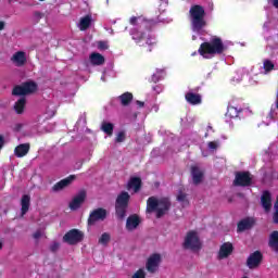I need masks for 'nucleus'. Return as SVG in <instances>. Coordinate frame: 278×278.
<instances>
[{
	"label": "nucleus",
	"mask_w": 278,
	"mask_h": 278,
	"mask_svg": "<svg viewBox=\"0 0 278 278\" xmlns=\"http://www.w3.org/2000/svg\"><path fill=\"white\" fill-rule=\"evenodd\" d=\"M189 18L191 29L194 34H201L207 26V21H205V9L199 4H194L190 8Z\"/></svg>",
	"instance_id": "f257e3e1"
},
{
	"label": "nucleus",
	"mask_w": 278,
	"mask_h": 278,
	"mask_svg": "<svg viewBox=\"0 0 278 278\" xmlns=\"http://www.w3.org/2000/svg\"><path fill=\"white\" fill-rule=\"evenodd\" d=\"M156 210V218H162L165 214L170 210V200L168 198H162L157 200L155 197H150L147 201V212L151 214V212H155Z\"/></svg>",
	"instance_id": "f03ea898"
},
{
	"label": "nucleus",
	"mask_w": 278,
	"mask_h": 278,
	"mask_svg": "<svg viewBox=\"0 0 278 278\" xmlns=\"http://www.w3.org/2000/svg\"><path fill=\"white\" fill-rule=\"evenodd\" d=\"M223 51H225V45H223V40L218 37L212 39L211 42L202 43L199 49L200 55H203L206 59L216 55V53L220 54Z\"/></svg>",
	"instance_id": "7ed1b4c3"
},
{
	"label": "nucleus",
	"mask_w": 278,
	"mask_h": 278,
	"mask_svg": "<svg viewBox=\"0 0 278 278\" xmlns=\"http://www.w3.org/2000/svg\"><path fill=\"white\" fill-rule=\"evenodd\" d=\"M182 247L189 251H201V239H199L197 231L187 232Z\"/></svg>",
	"instance_id": "20e7f679"
},
{
	"label": "nucleus",
	"mask_w": 278,
	"mask_h": 278,
	"mask_svg": "<svg viewBox=\"0 0 278 278\" xmlns=\"http://www.w3.org/2000/svg\"><path fill=\"white\" fill-rule=\"evenodd\" d=\"M38 90V85L34 81L24 83L22 86H17L13 89L12 94L15 97H25L27 94H34Z\"/></svg>",
	"instance_id": "39448f33"
},
{
	"label": "nucleus",
	"mask_w": 278,
	"mask_h": 278,
	"mask_svg": "<svg viewBox=\"0 0 278 278\" xmlns=\"http://www.w3.org/2000/svg\"><path fill=\"white\" fill-rule=\"evenodd\" d=\"M84 240V232L79 229H72L63 236V242L66 244H79Z\"/></svg>",
	"instance_id": "423d86ee"
},
{
	"label": "nucleus",
	"mask_w": 278,
	"mask_h": 278,
	"mask_svg": "<svg viewBox=\"0 0 278 278\" xmlns=\"http://www.w3.org/2000/svg\"><path fill=\"white\" fill-rule=\"evenodd\" d=\"M263 260L264 255L262 254V252L255 251L248 256L245 266H248L250 270H255L260 268Z\"/></svg>",
	"instance_id": "0eeeda50"
},
{
	"label": "nucleus",
	"mask_w": 278,
	"mask_h": 278,
	"mask_svg": "<svg viewBox=\"0 0 278 278\" xmlns=\"http://www.w3.org/2000/svg\"><path fill=\"white\" fill-rule=\"evenodd\" d=\"M86 197H87V192L85 189H81L80 191H78L77 195H74V198L68 204L70 210H72V212H76V210H79V207L84 205L86 201Z\"/></svg>",
	"instance_id": "6e6552de"
},
{
	"label": "nucleus",
	"mask_w": 278,
	"mask_h": 278,
	"mask_svg": "<svg viewBox=\"0 0 278 278\" xmlns=\"http://www.w3.org/2000/svg\"><path fill=\"white\" fill-rule=\"evenodd\" d=\"M190 170L193 186H200V184H203L205 170H203V168H201L199 165H192Z\"/></svg>",
	"instance_id": "1a4fd4ad"
},
{
	"label": "nucleus",
	"mask_w": 278,
	"mask_h": 278,
	"mask_svg": "<svg viewBox=\"0 0 278 278\" xmlns=\"http://www.w3.org/2000/svg\"><path fill=\"white\" fill-rule=\"evenodd\" d=\"M253 184V178H251V174L249 172H238L236 174L233 186H251Z\"/></svg>",
	"instance_id": "9d476101"
},
{
	"label": "nucleus",
	"mask_w": 278,
	"mask_h": 278,
	"mask_svg": "<svg viewBox=\"0 0 278 278\" xmlns=\"http://www.w3.org/2000/svg\"><path fill=\"white\" fill-rule=\"evenodd\" d=\"M161 263H162V256L160 254H152L146 263V268L148 273H151V274L157 273V269L160 268Z\"/></svg>",
	"instance_id": "9b49d317"
},
{
	"label": "nucleus",
	"mask_w": 278,
	"mask_h": 278,
	"mask_svg": "<svg viewBox=\"0 0 278 278\" xmlns=\"http://www.w3.org/2000/svg\"><path fill=\"white\" fill-rule=\"evenodd\" d=\"M108 218V211L105 208L93 210L88 218V225H96L99 220Z\"/></svg>",
	"instance_id": "f8f14e48"
},
{
	"label": "nucleus",
	"mask_w": 278,
	"mask_h": 278,
	"mask_svg": "<svg viewBox=\"0 0 278 278\" xmlns=\"http://www.w3.org/2000/svg\"><path fill=\"white\" fill-rule=\"evenodd\" d=\"M11 62L17 68H21L27 64V53L25 51H17L11 56Z\"/></svg>",
	"instance_id": "ddd939ff"
},
{
	"label": "nucleus",
	"mask_w": 278,
	"mask_h": 278,
	"mask_svg": "<svg viewBox=\"0 0 278 278\" xmlns=\"http://www.w3.org/2000/svg\"><path fill=\"white\" fill-rule=\"evenodd\" d=\"M73 181H75V176H68L67 178L60 180L52 187V192H60L61 190H64V188H68Z\"/></svg>",
	"instance_id": "4468645a"
},
{
	"label": "nucleus",
	"mask_w": 278,
	"mask_h": 278,
	"mask_svg": "<svg viewBox=\"0 0 278 278\" xmlns=\"http://www.w3.org/2000/svg\"><path fill=\"white\" fill-rule=\"evenodd\" d=\"M261 204L265 212H270V208L273 207V195L269 193V191H263Z\"/></svg>",
	"instance_id": "2eb2a0df"
},
{
	"label": "nucleus",
	"mask_w": 278,
	"mask_h": 278,
	"mask_svg": "<svg viewBox=\"0 0 278 278\" xmlns=\"http://www.w3.org/2000/svg\"><path fill=\"white\" fill-rule=\"evenodd\" d=\"M129 199H131V195L127 191H122L115 201V205L128 207L129 206Z\"/></svg>",
	"instance_id": "dca6fc26"
},
{
	"label": "nucleus",
	"mask_w": 278,
	"mask_h": 278,
	"mask_svg": "<svg viewBox=\"0 0 278 278\" xmlns=\"http://www.w3.org/2000/svg\"><path fill=\"white\" fill-rule=\"evenodd\" d=\"M253 225H255V219L253 217H247L238 223L237 230L247 231V229H251Z\"/></svg>",
	"instance_id": "f3484780"
},
{
	"label": "nucleus",
	"mask_w": 278,
	"mask_h": 278,
	"mask_svg": "<svg viewBox=\"0 0 278 278\" xmlns=\"http://www.w3.org/2000/svg\"><path fill=\"white\" fill-rule=\"evenodd\" d=\"M89 60L93 66H102V64H105V56L99 52H92L89 55Z\"/></svg>",
	"instance_id": "a211bd4d"
},
{
	"label": "nucleus",
	"mask_w": 278,
	"mask_h": 278,
	"mask_svg": "<svg viewBox=\"0 0 278 278\" xmlns=\"http://www.w3.org/2000/svg\"><path fill=\"white\" fill-rule=\"evenodd\" d=\"M142 187V180L138 177H132L129 179L126 185L127 190H134V192H140V188Z\"/></svg>",
	"instance_id": "6ab92c4d"
},
{
	"label": "nucleus",
	"mask_w": 278,
	"mask_h": 278,
	"mask_svg": "<svg viewBox=\"0 0 278 278\" xmlns=\"http://www.w3.org/2000/svg\"><path fill=\"white\" fill-rule=\"evenodd\" d=\"M31 205V197L29 194H24L21 199V216H24L29 212V206Z\"/></svg>",
	"instance_id": "aec40b11"
},
{
	"label": "nucleus",
	"mask_w": 278,
	"mask_h": 278,
	"mask_svg": "<svg viewBox=\"0 0 278 278\" xmlns=\"http://www.w3.org/2000/svg\"><path fill=\"white\" fill-rule=\"evenodd\" d=\"M138 225H140V217L138 215H130L126 220V229L128 231H134V229L138 228Z\"/></svg>",
	"instance_id": "412c9836"
},
{
	"label": "nucleus",
	"mask_w": 278,
	"mask_h": 278,
	"mask_svg": "<svg viewBox=\"0 0 278 278\" xmlns=\"http://www.w3.org/2000/svg\"><path fill=\"white\" fill-rule=\"evenodd\" d=\"M233 245L229 242L224 243L219 249L218 257L219 260H225V257H229V254L232 253Z\"/></svg>",
	"instance_id": "4be33fe9"
},
{
	"label": "nucleus",
	"mask_w": 278,
	"mask_h": 278,
	"mask_svg": "<svg viewBox=\"0 0 278 278\" xmlns=\"http://www.w3.org/2000/svg\"><path fill=\"white\" fill-rule=\"evenodd\" d=\"M30 146L29 143H22L17 146L14 150V155L16 157H25L29 153Z\"/></svg>",
	"instance_id": "5701e85b"
},
{
	"label": "nucleus",
	"mask_w": 278,
	"mask_h": 278,
	"mask_svg": "<svg viewBox=\"0 0 278 278\" xmlns=\"http://www.w3.org/2000/svg\"><path fill=\"white\" fill-rule=\"evenodd\" d=\"M268 247L271 249V251H274L275 253H278V231L277 230H274L269 235Z\"/></svg>",
	"instance_id": "b1692460"
},
{
	"label": "nucleus",
	"mask_w": 278,
	"mask_h": 278,
	"mask_svg": "<svg viewBox=\"0 0 278 278\" xmlns=\"http://www.w3.org/2000/svg\"><path fill=\"white\" fill-rule=\"evenodd\" d=\"M185 98L191 105H199L201 103V94L199 93L188 92Z\"/></svg>",
	"instance_id": "393cba45"
},
{
	"label": "nucleus",
	"mask_w": 278,
	"mask_h": 278,
	"mask_svg": "<svg viewBox=\"0 0 278 278\" xmlns=\"http://www.w3.org/2000/svg\"><path fill=\"white\" fill-rule=\"evenodd\" d=\"M92 25V16L91 15H86L85 17L80 18V22L78 24V28L80 31H86Z\"/></svg>",
	"instance_id": "a878e982"
},
{
	"label": "nucleus",
	"mask_w": 278,
	"mask_h": 278,
	"mask_svg": "<svg viewBox=\"0 0 278 278\" xmlns=\"http://www.w3.org/2000/svg\"><path fill=\"white\" fill-rule=\"evenodd\" d=\"M100 129L106 134V136H112V134H114V124L103 121L101 123Z\"/></svg>",
	"instance_id": "bb28decb"
},
{
	"label": "nucleus",
	"mask_w": 278,
	"mask_h": 278,
	"mask_svg": "<svg viewBox=\"0 0 278 278\" xmlns=\"http://www.w3.org/2000/svg\"><path fill=\"white\" fill-rule=\"evenodd\" d=\"M27 103V100L25 99V97L20 98L15 104H14V110L16 112V114H23L24 110H25V104Z\"/></svg>",
	"instance_id": "cd10ccee"
},
{
	"label": "nucleus",
	"mask_w": 278,
	"mask_h": 278,
	"mask_svg": "<svg viewBox=\"0 0 278 278\" xmlns=\"http://www.w3.org/2000/svg\"><path fill=\"white\" fill-rule=\"evenodd\" d=\"M122 105L127 106L129 105V103H131V101H134V94H131L130 92H125L122 96L118 97Z\"/></svg>",
	"instance_id": "c85d7f7f"
},
{
	"label": "nucleus",
	"mask_w": 278,
	"mask_h": 278,
	"mask_svg": "<svg viewBox=\"0 0 278 278\" xmlns=\"http://www.w3.org/2000/svg\"><path fill=\"white\" fill-rule=\"evenodd\" d=\"M115 210H116V216L123 220L127 214V206H121L115 204Z\"/></svg>",
	"instance_id": "c756f323"
},
{
	"label": "nucleus",
	"mask_w": 278,
	"mask_h": 278,
	"mask_svg": "<svg viewBox=\"0 0 278 278\" xmlns=\"http://www.w3.org/2000/svg\"><path fill=\"white\" fill-rule=\"evenodd\" d=\"M110 239H111L110 233L104 232L99 238L98 242H99V244H103L104 247H106L108 242H110Z\"/></svg>",
	"instance_id": "7c9ffc66"
},
{
	"label": "nucleus",
	"mask_w": 278,
	"mask_h": 278,
	"mask_svg": "<svg viewBox=\"0 0 278 278\" xmlns=\"http://www.w3.org/2000/svg\"><path fill=\"white\" fill-rule=\"evenodd\" d=\"M41 18H45V13L40 11H34L33 13V21L35 23H40Z\"/></svg>",
	"instance_id": "2f4dec72"
},
{
	"label": "nucleus",
	"mask_w": 278,
	"mask_h": 278,
	"mask_svg": "<svg viewBox=\"0 0 278 278\" xmlns=\"http://www.w3.org/2000/svg\"><path fill=\"white\" fill-rule=\"evenodd\" d=\"M239 112L240 111H238V109H236L233 106H228L227 116H229L230 118H237Z\"/></svg>",
	"instance_id": "473e14b6"
},
{
	"label": "nucleus",
	"mask_w": 278,
	"mask_h": 278,
	"mask_svg": "<svg viewBox=\"0 0 278 278\" xmlns=\"http://www.w3.org/2000/svg\"><path fill=\"white\" fill-rule=\"evenodd\" d=\"M177 201H179V203H188V194H186L182 191H179L177 194Z\"/></svg>",
	"instance_id": "72a5a7b5"
},
{
	"label": "nucleus",
	"mask_w": 278,
	"mask_h": 278,
	"mask_svg": "<svg viewBox=\"0 0 278 278\" xmlns=\"http://www.w3.org/2000/svg\"><path fill=\"white\" fill-rule=\"evenodd\" d=\"M263 66H264L266 73H270V71H273V68H275V64H273L270 62V60H265Z\"/></svg>",
	"instance_id": "f704fd0d"
},
{
	"label": "nucleus",
	"mask_w": 278,
	"mask_h": 278,
	"mask_svg": "<svg viewBox=\"0 0 278 278\" xmlns=\"http://www.w3.org/2000/svg\"><path fill=\"white\" fill-rule=\"evenodd\" d=\"M131 278H147V273L140 268L132 275Z\"/></svg>",
	"instance_id": "c9c22d12"
},
{
	"label": "nucleus",
	"mask_w": 278,
	"mask_h": 278,
	"mask_svg": "<svg viewBox=\"0 0 278 278\" xmlns=\"http://www.w3.org/2000/svg\"><path fill=\"white\" fill-rule=\"evenodd\" d=\"M50 251H51V253H58V251H60V242L53 241L50 244Z\"/></svg>",
	"instance_id": "e433bc0d"
},
{
	"label": "nucleus",
	"mask_w": 278,
	"mask_h": 278,
	"mask_svg": "<svg viewBox=\"0 0 278 278\" xmlns=\"http://www.w3.org/2000/svg\"><path fill=\"white\" fill-rule=\"evenodd\" d=\"M207 148L210 151H216V149H218V143L216 141H210Z\"/></svg>",
	"instance_id": "4c0bfd02"
},
{
	"label": "nucleus",
	"mask_w": 278,
	"mask_h": 278,
	"mask_svg": "<svg viewBox=\"0 0 278 278\" xmlns=\"http://www.w3.org/2000/svg\"><path fill=\"white\" fill-rule=\"evenodd\" d=\"M115 142H125V132L119 131L115 138Z\"/></svg>",
	"instance_id": "58836bf2"
},
{
	"label": "nucleus",
	"mask_w": 278,
	"mask_h": 278,
	"mask_svg": "<svg viewBox=\"0 0 278 278\" xmlns=\"http://www.w3.org/2000/svg\"><path fill=\"white\" fill-rule=\"evenodd\" d=\"M108 43L105 41H99L98 42V49H100V51H106L108 49Z\"/></svg>",
	"instance_id": "ea45409f"
},
{
	"label": "nucleus",
	"mask_w": 278,
	"mask_h": 278,
	"mask_svg": "<svg viewBox=\"0 0 278 278\" xmlns=\"http://www.w3.org/2000/svg\"><path fill=\"white\" fill-rule=\"evenodd\" d=\"M274 214H273V223L275 225H278V208L277 207H274Z\"/></svg>",
	"instance_id": "a19ab883"
},
{
	"label": "nucleus",
	"mask_w": 278,
	"mask_h": 278,
	"mask_svg": "<svg viewBox=\"0 0 278 278\" xmlns=\"http://www.w3.org/2000/svg\"><path fill=\"white\" fill-rule=\"evenodd\" d=\"M131 34L134 40H142V34L136 33V29H134Z\"/></svg>",
	"instance_id": "79ce46f5"
},
{
	"label": "nucleus",
	"mask_w": 278,
	"mask_h": 278,
	"mask_svg": "<svg viewBox=\"0 0 278 278\" xmlns=\"http://www.w3.org/2000/svg\"><path fill=\"white\" fill-rule=\"evenodd\" d=\"M33 237L35 240H40V238H42V232L38 230L33 235Z\"/></svg>",
	"instance_id": "37998d69"
},
{
	"label": "nucleus",
	"mask_w": 278,
	"mask_h": 278,
	"mask_svg": "<svg viewBox=\"0 0 278 278\" xmlns=\"http://www.w3.org/2000/svg\"><path fill=\"white\" fill-rule=\"evenodd\" d=\"M3 144H5V139L3 138V135H0V151L3 149Z\"/></svg>",
	"instance_id": "c03bdc74"
},
{
	"label": "nucleus",
	"mask_w": 278,
	"mask_h": 278,
	"mask_svg": "<svg viewBox=\"0 0 278 278\" xmlns=\"http://www.w3.org/2000/svg\"><path fill=\"white\" fill-rule=\"evenodd\" d=\"M268 3H271V5L278 10V0H268Z\"/></svg>",
	"instance_id": "a18cd8bd"
},
{
	"label": "nucleus",
	"mask_w": 278,
	"mask_h": 278,
	"mask_svg": "<svg viewBox=\"0 0 278 278\" xmlns=\"http://www.w3.org/2000/svg\"><path fill=\"white\" fill-rule=\"evenodd\" d=\"M152 81H154V84H157V81H160V76H157V75H153L152 76Z\"/></svg>",
	"instance_id": "49530a36"
},
{
	"label": "nucleus",
	"mask_w": 278,
	"mask_h": 278,
	"mask_svg": "<svg viewBox=\"0 0 278 278\" xmlns=\"http://www.w3.org/2000/svg\"><path fill=\"white\" fill-rule=\"evenodd\" d=\"M2 29H5V22L0 21V31H2Z\"/></svg>",
	"instance_id": "de8ad7c7"
},
{
	"label": "nucleus",
	"mask_w": 278,
	"mask_h": 278,
	"mask_svg": "<svg viewBox=\"0 0 278 278\" xmlns=\"http://www.w3.org/2000/svg\"><path fill=\"white\" fill-rule=\"evenodd\" d=\"M137 105H139V108H144V102L137 100Z\"/></svg>",
	"instance_id": "09e8293b"
},
{
	"label": "nucleus",
	"mask_w": 278,
	"mask_h": 278,
	"mask_svg": "<svg viewBox=\"0 0 278 278\" xmlns=\"http://www.w3.org/2000/svg\"><path fill=\"white\" fill-rule=\"evenodd\" d=\"M136 21H138V17H131L130 18V24L136 25Z\"/></svg>",
	"instance_id": "8fccbe9b"
},
{
	"label": "nucleus",
	"mask_w": 278,
	"mask_h": 278,
	"mask_svg": "<svg viewBox=\"0 0 278 278\" xmlns=\"http://www.w3.org/2000/svg\"><path fill=\"white\" fill-rule=\"evenodd\" d=\"M3 249V240L0 239V251Z\"/></svg>",
	"instance_id": "3c124183"
},
{
	"label": "nucleus",
	"mask_w": 278,
	"mask_h": 278,
	"mask_svg": "<svg viewBox=\"0 0 278 278\" xmlns=\"http://www.w3.org/2000/svg\"><path fill=\"white\" fill-rule=\"evenodd\" d=\"M202 155H203L204 157H207V154H205V152H202Z\"/></svg>",
	"instance_id": "603ef678"
},
{
	"label": "nucleus",
	"mask_w": 278,
	"mask_h": 278,
	"mask_svg": "<svg viewBox=\"0 0 278 278\" xmlns=\"http://www.w3.org/2000/svg\"><path fill=\"white\" fill-rule=\"evenodd\" d=\"M147 45H153V42H151V41H147Z\"/></svg>",
	"instance_id": "864d4df0"
},
{
	"label": "nucleus",
	"mask_w": 278,
	"mask_h": 278,
	"mask_svg": "<svg viewBox=\"0 0 278 278\" xmlns=\"http://www.w3.org/2000/svg\"><path fill=\"white\" fill-rule=\"evenodd\" d=\"M102 81H105V76L102 77Z\"/></svg>",
	"instance_id": "5fc2aeb1"
},
{
	"label": "nucleus",
	"mask_w": 278,
	"mask_h": 278,
	"mask_svg": "<svg viewBox=\"0 0 278 278\" xmlns=\"http://www.w3.org/2000/svg\"><path fill=\"white\" fill-rule=\"evenodd\" d=\"M208 129H212V126H208Z\"/></svg>",
	"instance_id": "6e6d98bb"
},
{
	"label": "nucleus",
	"mask_w": 278,
	"mask_h": 278,
	"mask_svg": "<svg viewBox=\"0 0 278 278\" xmlns=\"http://www.w3.org/2000/svg\"><path fill=\"white\" fill-rule=\"evenodd\" d=\"M40 1H45V0H40Z\"/></svg>",
	"instance_id": "4d7b16f0"
}]
</instances>
